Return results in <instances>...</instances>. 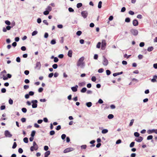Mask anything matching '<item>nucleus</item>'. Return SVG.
I'll return each mask as SVG.
<instances>
[{"instance_id":"e433bc0d","label":"nucleus","mask_w":157,"mask_h":157,"mask_svg":"<svg viewBox=\"0 0 157 157\" xmlns=\"http://www.w3.org/2000/svg\"><path fill=\"white\" fill-rule=\"evenodd\" d=\"M5 23L7 25H10L11 24L10 22L8 20L6 21Z\"/></svg>"},{"instance_id":"37998d69","label":"nucleus","mask_w":157,"mask_h":157,"mask_svg":"<svg viewBox=\"0 0 157 157\" xmlns=\"http://www.w3.org/2000/svg\"><path fill=\"white\" fill-rule=\"evenodd\" d=\"M66 137V135L65 134H63L61 136V138L63 140H64Z\"/></svg>"},{"instance_id":"0e129e2a","label":"nucleus","mask_w":157,"mask_h":157,"mask_svg":"<svg viewBox=\"0 0 157 157\" xmlns=\"http://www.w3.org/2000/svg\"><path fill=\"white\" fill-rule=\"evenodd\" d=\"M61 128V127L60 125H59L57 126L56 129L57 130H59Z\"/></svg>"},{"instance_id":"09e8293b","label":"nucleus","mask_w":157,"mask_h":157,"mask_svg":"<svg viewBox=\"0 0 157 157\" xmlns=\"http://www.w3.org/2000/svg\"><path fill=\"white\" fill-rule=\"evenodd\" d=\"M135 144V142H132L130 144V147H133Z\"/></svg>"},{"instance_id":"5701e85b","label":"nucleus","mask_w":157,"mask_h":157,"mask_svg":"<svg viewBox=\"0 0 157 157\" xmlns=\"http://www.w3.org/2000/svg\"><path fill=\"white\" fill-rule=\"evenodd\" d=\"M35 133H36V131H34V130L33 131L31 132V136L33 137H34L35 135Z\"/></svg>"},{"instance_id":"3c124183","label":"nucleus","mask_w":157,"mask_h":157,"mask_svg":"<svg viewBox=\"0 0 157 157\" xmlns=\"http://www.w3.org/2000/svg\"><path fill=\"white\" fill-rule=\"evenodd\" d=\"M18 151L20 153H22L23 152V150L21 148H19L18 149Z\"/></svg>"},{"instance_id":"de8ad7c7","label":"nucleus","mask_w":157,"mask_h":157,"mask_svg":"<svg viewBox=\"0 0 157 157\" xmlns=\"http://www.w3.org/2000/svg\"><path fill=\"white\" fill-rule=\"evenodd\" d=\"M130 21V18L129 17L126 18L125 19V21L127 22H129Z\"/></svg>"},{"instance_id":"2eb2a0df","label":"nucleus","mask_w":157,"mask_h":157,"mask_svg":"<svg viewBox=\"0 0 157 157\" xmlns=\"http://www.w3.org/2000/svg\"><path fill=\"white\" fill-rule=\"evenodd\" d=\"M154 49V48L152 46L149 47L147 48V51L149 52L152 51Z\"/></svg>"},{"instance_id":"8fccbe9b","label":"nucleus","mask_w":157,"mask_h":157,"mask_svg":"<svg viewBox=\"0 0 157 157\" xmlns=\"http://www.w3.org/2000/svg\"><path fill=\"white\" fill-rule=\"evenodd\" d=\"M59 61L57 57H55L54 59V61L55 63L58 62Z\"/></svg>"},{"instance_id":"20e7f679","label":"nucleus","mask_w":157,"mask_h":157,"mask_svg":"<svg viewBox=\"0 0 157 157\" xmlns=\"http://www.w3.org/2000/svg\"><path fill=\"white\" fill-rule=\"evenodd\" d=\"M106 46V43L105 40H102L101 43V49L102 50L105 49V47Z\"/></svg>"},{"instance_id":"f8f14e48","label":"nucleus","mask_w":157,"mask_h":157,"mask_svg":"<svg viewBox=\"0 0 157 157\" xmlns=\"http://www.w3.org/2000/svg\"><path fill=\"white\" fill-rule=\"evenodd\" d=\"M143 138L142 137L139 136L138 138L136 139L135 140L137 142H140L143 140Z\"/></svg>"},{"instance_id":"7c9ffc66","label":"nucleus","mask_w":157,"mask_h":157,"mask_svg":"<svg viewBox=\"0 0 157 157\" xmlns=\"http://www.w3.org/2000/svg\"><path fill=\"white\" fill-rule=\"evenodd\" d=\"M52 67L54 69H56L57 68L58 65L56 64H54L52 65Z\"/></svg>"},{"instance_id":"39448f33","label":"nucleus","mask_w":157,"mask_h":157,"mask_svg":"<svg viewBox=\"0 0 157 157\" xmlns=\"http://www.w3.org/2000/svg\"><path fill=\"white\" fill-rule=\"evenodd\" d=\"M81 14L82 16L84 18H86L88 15V12L86 11H82L81 13Z\"/></svg>"},{"instance_id":"6e6552de","label":"nucleus","mask_w":157,"mask_h":157,"mask_svg":"<svg viewBox=\"0 0 157 157\" xmlns=\"http://www.w3.org/2000/svg\"><path fill=\"white\" fill-rule=\"evenodd\" d=\"M5 135L6 137H11L12 136V135L10 134L9 131L6 130L5 132Z\"/></svg>"},{"instance_id":"864d4df0","label":"nucleus","mask_w":157,"mask_h":157,"mask_svg":"<svg viewBox=\"0 0 157 157\" xmlns=\"http://www.w3.org/2000/svg\"><path fill=\"white\" fill-rule=\"evenodd\" d=\"M26 119L25 118H22L21 119V121L22 123H24L26 121Z\"/></svg>"},{"instance_id":"774afa93","label":"nucleus","mask_w":157,"mask_h":157,"mask_svg":"<svg viewBox=\"0 0 157 157\" xmlns=\"http://www.w3.org/2000/svg\"><path fill=\"white\" fill-rule=\"evenodd\" d=\"M136 154L135 153H132L131 155V157H135Z\"/></svg>"},{"instance_id":"9b49d317","label":"nucleus","mask_w":157,"mask_h":157,"mask_svg":"<svg viewBox=\"0 0 157 157\" xmlns=\"http://www.w3.org/2000/svg\"><path fill=\"white\" fill-rule=\"evenodd\" d=\"M132 24L134 26H137L138 25V21L136 19H134L133 21Z\"/></svg>"},{"instance_id":"e2e57ef3","label":"nucleus","mask_w":157,"mask_h":157,"mask_svg":"<svg viewBox=\"0 0 157 157\" xmlns=\"http://www.w3.org/2000/svg\"><path fill=\"white\" fill-rule=\"evenodd\" d=\"M138 58L139 59H141L143 58V56L142 55H140V54L138 56Z\"/></svg>"},{"instance_id":"2f4dec72","label":"nucleus","mask_w":157,"mask_h":157,"mask_svg":"<svg viewBox=\"0 0 157 157\" xmlns=\"http://www.w3.org/2000/svg\"><path fill=\"white\" fill-rule=\"evenodd\" d=\"M134 119H132L131 120V121L129 124V126H131L132 125L133 123L134 122Z\"/></svg>"},{"instance_id":"ea45409f","label":"nucleus","mask_w":157,"mask_h":157,"mask_svg":"<svg viewBox=\"0 0 157 157\" xmlns=\"http://www.w3.org/2000/svg\"><path fill=\"white\" fill-rule=\"evenodd\" d=\"M82 33V32L80 31H78L76 33V34L78 36H80Z\"/></svg>"},{"instance_id":"13d9d810","label":"nucleus","mask_w":157,"mask_h":157,"mask_svg":"<svg viewBox=\"0 0 157 157\" xmlns=\"http://www.w3.org/2000/svg\"><path fill=\"white\" fill-rule=\"evenodd\" d=\"M29 87V85H25L24 86V89L26 90L28 89Z\"/></svg>"},{"instance_id":"aec40b11","label":"nucleus","mask_w":157,"mask_h":157,"mask_svg":"<svg viewBox=\"0 0 157 157\" xmlns=\"http://www.w3.org/2000/svg\"><path fill=\"white\" fill-rule=\"evenodd\" d=\"M50 154V151H47L44 153V155L48 156Z\"/></svg>"},{"instance_id":"a211bd4d","label":"nucleus","mask_w":157,"mask_h":157,"mask_svg":"<svg viewBox=\"0 0 157 157\" xmlns=\"http://www.w3.org/2000/svg\"><path fill=\"white\" fill-rule=\"evenodd\" d=\"M86 91V87H84L80 91L81 93H83L85 92Z\"/></svg>"},{"instance_id":"c85d7f7f","label":"nucleus","mask_w":157,"mask_h":157,"mask_svg":"<svg viewBox=\"0 0 157 157\" xmlns=\"http://www.w3.org/2000/svg\"><path fill=\"white\" fill-rule=\"evenodd\" d=\"M24 141L26 143H27L28 142V139L27 137H25L23 139Z\"/></svg>"},{"instance_id":"4468645a","label":"nucleus","mask_w":157,"mask_h":157,"mask_svg":"<svg viewBox=\"0 0 157 157\" xmlns=\"http://www.w3.org/2000/svg\"><path fill=\"white\" fill-rule=\"evenodd\" d=\"M72 50H70L69 51L68 53V56L69 57H71L72 56Z\"/></svg>"},{"instance_id":"a878e982","label":"nucleus","mask_w":157,"mask_h":157,"mask_svg":"<svg viewBox=\"0 0 157 157\" xmlns=\"http://www.w3.org/2000/svg\"><path fill=\"white\" fill-rule=\"evenodd\" d=\"M38 33V32L37 31H34L32 34V36H34L36 35Z\"/></svg>"},{"instance_id":"bb28decb","label":"nucleus","mask_w":157,"mask_h":157,"mask_svg":"<svg viewBox=\"0 0 157 157\" xmlns=\"http://www.w3.org/2000/svg\"><path fill=\"white\" fill-rule=\"evenodd\" d=\"M108 132V130L107 129H104L102 131V133L103 134H105Z\"/></svg>"},{"instance_id":"4be33fe9","label":"nucleus","mask_w":157,"mask_h":157,"mask_svg":"<svg viewBox=\"0 0 157 157\" xmlns=\"http://www.w3.org/2000/svg\"><path fill=\"white\" fill-rule=\"evenodd\" d=\"M82 3H79L77 4V8H79L81 7L82 6Z\"/></svg>"},{"instance_id":"dca6fc26","label":"nucleus","mask_w":157,"mask_h":157,"mask_svg":"<svg viewBox=\"0 0 157 157\" xmlns=\"http://www.w3.org/2000/svg\"><path fill=\"white\" fill-rule=\"evenodd\" d=\"M154 131H155L154 129H149V130H148L147 132L148 134H150L152 133H154Z\"/></svg>"},{"instance_id":"5fc2aeb1","label":"nucleus","mask_w":157,"mask_h":157,"mask_svg":"<svg viewBox=\"0 0 157 157\" xmlns=\"http://www.w3.org/2000/svg\"><path fill=\"white\" fill-rule=\"evenodd\" d=\"M96 79V78L94 76H93L91 78V80L93 82H95Z\"/></svg>"},{"instance_id":"f704fd0d","label":"nucleus","mask_w":157,"mask_h":157,"mask_svg":"<svg viewBox=\"0 0 157 157\" xmlns=\"http://www.w3.org/2000/svg\"><path fill=\"white\" fill-rule=\"evenodd\" d=\"M17 146V143L16 142H14L13 143V146H12V148L13 149H14L16 148Z\"/></svg>"},{"instance_id":"393cba45","label":"nucleus","mask_w":157,"mask_h":157,"mask_svg":"<svg viewBox=\"0 0 157 157\" xmlns=\"http://www.w3.org/2000/svg\"><path fill=\"white\" fill-rule=\"evenodd\" d=\"M87 146L86 145H82L81 146V149H85L86 148Z\"/></svg>"},{"instance_id":"4c0bfd02","label":"nucleus","mask_w":157,"mask_h":157,"mask_svg":"<svg viewBox=\"0 0 157 157\" xmlns=\"http://www.w3.org/2000/svg\"><path fill=\"white\" fill-rule=\"evenodd\" d=\"M22 111L24 113H25L27 112V109L26 108H23L21 109Z\"/></svg>"},{"instance_id":"0eeeda50","label":"nucleus","mask_w":157,"mask_h":157,"mask_svg":"<svg viewBox=\"0 0 157 157\" xmlns=\"http://www.w3.org/2000/svg\"><path fill=\"white\" fill-rule=\"evenodd\" d=\"M130 32L132 34L135 36L137 35L138 33V31L135 29H131Z\"/></svg>"},{"instance_id":"473e14b6","label":"nucleus","mask_w":157,"mask_h":157,"mask_svg":"<svg viewBox=\"0 0 157 157\" xmlns=\"http://www.w3.org/2000/svg\"><path fill=\"white\" fill-rule=\"evenodd\" d=\"M64 42V38L63 37H61V40H59V42L61 44H63Z\"/></svg>"},{"instance_id":"cd10ccee","label":"nucleus","mask_w":157,"mask_h":157,"mask_svg":"<svg viewBox=\"0 0 157 157\" xmlns=\"http://www.w3.org/2000/svg\"><path fill=\"white\" fill-rule=\"evenodd\" d=\"M56 43V41L55 39L52 40L51 41V44H54Z\"/></svg>"},{"instance_id":"680f3d73","label":"nucleus","mask_w":157,"mask_h":157,"mask_svg":"<svg viewBox=\"0 0 157 157\" xmlns=\"http://www.w3.org/2000/svg\"><path fill=\"white\" fill-rule=\"evenodd\" d=\"M68 10L70 12H73L74 11V9L71 7H69L68 8Z\"/></svg>"},{"instance_id":"c756f323","label":"nucleus","mask_w":157,"mask_h":157,"mask_svg":"<svg viewBox=\"0 0 157 157\" xmlns=\"http://www.w3.org/2000/svg\"><path fill=\"white\" fill-rule=\"evenodd\" d=\"M101 43L100 42H99L96 45V48H99L101 47Z\"/></svg>"},{"instance_id":"ddd939ff","label":"nucleus","mask_w":157,"mask_h":157,"mask_svg":"<svg viewBox=\"0 0 157 157\" xmlns=\"http://www.w3.org/2000/svg\"><path fill=\"white\" fill-rule=\"evenodd\" d=\"M41 65L40 62H37L36 64L35 68H38L40 69L41 67Z\"/></svg>"},{"instance_id":"9d476101","label":"nucleus","mask_w":157,"mask_h":157,"mask_svg":"<svg viewBox=\"0 0 157 157\" xmlns=\"http://www.w3.org/2000/svg\"><path fill=\"white\" fill-rule=\"evenodd\" d=\"M78 88V85H76L75 86L72 87L71 89L72 91L74 92H76L77 91V88Z\"/></svg>"},{"instance_id":"6e6d98bb","label":"nucleus","mask_w":157,"mask_h":157,"mask_svg":"<svg viewBox=\"0 0 157 157\" xmlns=\"http://www.w3.org/2000/svg\"><path fill=\"white\" fill-rule=\"evenodd\" d=\"M1 91L2 93H5L6 91V90L5 88H3L1 89Z\"/></svg>"},{"instance_id":"49530a36","label":"nucleus","mask_w":157,"mask_h":157,"mask_svg":"<svg viewBox=\"0 0 157 157\" xmlns=\"http://www.w3.org/2000/svg\"><path fill=\"white\" fill-rule=\"evenodd\" d=\"M9 103L10 105L13 104V100L11 99H9Z\"/></svg>"},{"instance_id":"79ce46f5","label":"nucleus","mask_w":157,"mask_h":157,"mask_svg":"<svg viewBox=\"0 0 157 157\" xmlns=\"http://www.w3.org/2000/svg\"><path fill=\"white\" fill-rule=\"evenodd\" d=\"M104 69L102 68H101L98 70V72L99 73H101L103 72Z\"/></svg>"},{"instance_id":"69168bd1","label":"nucleus","mask_w":157,"mask_h":157,"mask_svg":"<svg viewBox=\"0 0 157 157\" xmlns=\"http://www.w3.org/2000/svg\"><path fill=\"white\" fill-rule=\"evenodd\" d=\"M16 61L17 62H20L21 61V59L19 57H18L17 58Z\"/></svg>"},{"instance_id":"423d86ee","label":"nucleus","mask_w":157,"mask_h":157,"mask_svg":"<svg viewBox=\"0 0 157 157\" xmlns=\"http://www.w3.org/2000/svg\"><path fill=\"white\" fill-rule=\"evenodd\" d=\"M74 150V148L72 147H68L65 149L63 151L64 153H66L72 151Z\"/></svg>"},{"instance_id":"a19ab883","label":"nucleus","mask_w":157,"mask_h":157,"mask_svg":"<svg viewBox=\"0 0 157 157\" xmlns=\"http://www.w3.org/2000/svg\"><path fill=\"white\" fill-rule=\"evenodd\" d=\"M49 13V12L48 11L46 10L43 12V14L44 15H48Z\"/></svg>"},{"instance_id":"412c9836","label":"nucleus","mask_w":157,"mask_h":157,"mask_svg":"<svg viewBox=\"0 0 157 157\" xmlns=\"http://www.w3.org/2000/svg\"><path fill=\"white\" fill-rule=\"evenodd\" d=\"M114 117L113 115L112 114H109L108 116V118L109 119H112Z\"/></svg>"},{"instance_id":"7ed1b4c3","label":"nucleus","mask_w":157,"mask_h":157,"mask_svg":"<svg viewBox=\"0 0 157 157\" xmlns=\"http://www.w3.org/2000/svg\"><path fill=\"white\" fill-rule=\"evenodd\" d=\"M38 101L37 100H33L32 101L31 103L33 104L32 105V108H36L37 106V103Z\"/></svg>"},{"instance_id":"72a5a7b5","label":"nucleus","mask_w":157,"mask_h":157,"mask_svg":"<svg viewBox=\"0 0 157 157\" xmlns=\"http://www.w3.org/2000/svg\"><path fill=\"white\" fill-rule=\"evenodd\" d=\"M134 135L136 137H138L139 136L140 134H139V133L138 132H135L134 133Z\"/></svg>"},{"instance_id":"603ef678","label":"nucleus","mask_w":157,"mask_h":157,"mask_svg":"<svg viewBox=\"0 0 157 157\" xmlns=\"http://www.w3.org/2000/svg\"><path fill=\"white\" fill-rule=\"evenodd\" d=\"M6 108V106L5 105H1L0 107V109L1 110H4Z\"/></svg>"},{"instance_id":"f3484780","label":"nucleus","mask_w":157,"mask_h":157,"mask_svg":"<svg viewBox=\"0 0 157 157\" xmlns=\"http://www.w3.org/2000/svg\"><path fill=\"white\" fill-rule=\"evenodd\" d=\"M46 10L48 11L49 12H50L52 10V8L51 6H49L46 8Z\"/></svg>"},{"instance_id":"bf43d9fd","label":"nucleus","mask_w":157,"mask_h":157,"mask_svg":"<svg viewBox=\"0 0 157 157\" xmlns=\"http://www.w3.org/2000/svg\"><path fill=\"white\" fill-rule=\"evenodd\" d=\"M29 95V96H33L34 94V92L32 91H30L29 92V94H28Z\"/></svg>"},{"instance_id":"58836bf2","label":"nucleus","mask_w":157,"mask_h":157,"mask_svg":"<svg viewBox=\"0 0 157 157\" xmlns=\"http://www.w3.org/2000/svg\"><path fill=\"white\" fill-rule=\"evenodd\" d=\"M3 78V79L4 80H6L8 79V78L7 77H5V75H3V77H1L0 78Z\"/></svg>"},{"instance_id":"f257e3e1","label":"nucleus","mask_w":157,"mask_h":157,"mask_svg":"<svg viewBox=\"0 0 157 157\" xmlns=\"http://www.w3.org/2000/svg\"><path fill=\"white\" fill-rule=\"evenodd\" d=\"M84 57L83 56L80 58L77 63V65L78 67H80V68H83L85 66V62L83 61Z\"/></svg>"},{"instance_id":"1a4fd4ad","label":"nucleus","mask_w":157,"mask_h":157,"mask_svg":"<svg viewBox=\"0 0 157 157\" xmlns=\"http://www.w3.org/2000/svg\"><path fill=\"white\" fill-rule=\"evenodd\" d=\"M103 64L104 65L106 66L108 65V60L104 56H103Z\"/></svg>"},{"instance_id":"338daca9","label":"nucleus","mask_w":157,"mask_h":157,"mask_svg":"<svg viewBox=\"0 0 157 157\" xmlns=\"http://www.w3.org/2000/svg\"><path fill=\"white\" fill-rule=\"evenodd\" d=\"M53 75L54 74L53 73H51L48 75V77L50 78H51L52 77Z\"/></svg>"},{"instance_id":"c03bdc74","label":"nucleus","mask_w":157,"mask_h":157,"mask_svg":"<svg viewBox=\"0 0 157 157\" xmlns=\"http://www.w3.org/2000/svg\"><path fill=\"white\" fill-rule=\"evenodd\" d=\"M106 74L108 75H110L111 74L110 71L109 70H106Z\"/></svg>"},{"instance_id":"6ab92c4d","label":"nucleus","mask_w":157,"mask_h":157,"mask_svg":"<svg viewBox=\"0 0 157 157\" xmlns=\"http://www.w3.org/2000/svg\"><path fill=\"white\" fill-rule=\"evenodd\" d=\"M86 105L88 107H90L92 105V103L91 102H89L86 103Z\"/></svg>"},{"instance_id":"a18cd8bd","label":"nucleus","mask_w":157,"mask_h":157,"mask_svg":"<svg viewBox=\"0 0 157 157\" xmlns=\"http://www.w3.org/2000/svg\"><path fill=\"white\" fill-rule=\"evenodd\" d=\"M55 134V132L54 130L51 131L50 132V134L51 135H52V136L54 134Z\"/></svg>"},{"instance_id":"4d7b16f0","label":"nucleus","mask_w":157,"mask_h":157,"mask_svg":"<svg viewBox=\"0 0 157 157\" xmlns=\"http://www.w3.org/2000/svg\"><path fill=\"white\" fill-rule=\"evenodd\" d=\"M128 13L131 15H133L134 14V12L131 10H130L128 12Z\"/></svg>"},{"instance_id":"f03ea898","label":"nucleus","mask_w":157,"mask_h":157,"mask_svg":"<svg viewBox=\"0 0 157 157\" xmlns=\"http://www.w3.org/2000/svg\"><path fill=\"white\" fill-rule=\"evenodd\" d=\"M38 148V146L35 141H34L33 143V146L30 147V150L31 151H33L34 150H37Z\"/></svg>"},{"instance_id":"052dcab7","label":"nucleus","mask_w":157,"mask_h":157,"mask_svg":"<svg viewBox=\"0 0 157 157\" xmlns=\"http://www.w3.org/2000/svg\"><path fill=\"white\" fill-rule=\"evenodd\" d=\"M139 45L140 47H143L144 45V43L143 42H141L140 44Z\"/></svg>"},{"instance_id":"b1692460","label":"nucleus","mask_w":157,"mask_h":157,"mask_svg":"<svg viewBox=\"0 0 157 157\" xmlns=\"http://www.w3.org/2000/svg\"><path fill=\"white\" fill-rule=\"evenodd\" d=\"M102 2L101 1H100L98 2V7L99 8H101V4H102Z\"/></svg>"},{"instance_id":"c9c22d12","label":"nucleus","mask_w":157,"mask_h":157,"mask_svg":"<svg viewBox=\"0 0 157 157\" xmlns=\"http://www.w3.org/2000/svg\"><path fill=\"white\" fill-rule=\"evenodd\" d=\"M153 138V136L152 135H149L147 137V140H151Z\"/></svg>"}]
</instances>
